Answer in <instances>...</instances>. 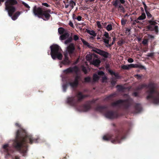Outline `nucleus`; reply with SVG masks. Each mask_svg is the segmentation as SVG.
Masks as SVG:
<instances>
[{"label": "nucleus", "instance_id": "obj_1", "mask_svg": "<svg viewBox=\"0 0 159 159\" xmlns=\"http://www.w3.org/2000/svg\"><path fill=\"white\" fill-rule=\"evenodd\" d=\"M37 142V140L33 139L31 136L27 134L25 130L21 128L17 132L13 146L23 156H25L27 150V143H32Z\"/></svg>", "mask_w": 159, "mask_h": 159}, {"label": "nucleus", "instance_id": "obj_2", "mask_svg": "<svg viewBox=\"0 0 159 159\" xmlns=\"http://www.w3.org/2000/svg\"><path fill=\"white\" fill-rule=\"evenodd\" d=\"M157 85L153 83H150V101L156 104H159V93L156 92Z\"/></svg>", "mask_w": 159, "mask_h": 159}, {"label": "nucleus", "instance_id": "obj_3", "mask_svg": "<svg viewBox=\"0 0 159 159\" xmlns=\"http://www.w3.org/2000/svg\"><path fill=\"white\" fill-rule=\"evenodd\" d=\"M51 55L52 58L55 60L56 58L61 60L62 56L61 53V49L60 47L57 44H53L50 46Z\"/></svg>", "mask_w": 159, "mask_h": 159}, {"label": "nucleus", "instance_id": "obj_4", "mask_svg": "<svg viewBox=\"0 0 159 159\" xmlns=\"http://www.w3.org/2000/svg\"><path fill=\"white\" fill-rule=\"evenodd\" d=\"M75 50V47L74 44L73 43H70L69 45L66 47L65 52L64 53V59L62 61V64L65 65H68L70 63V61L68 57L69 54L70 57L73 53Z\"/></svg>", "mask_w": 159, "mask_h": 159}, {"label": "nucleus", "instance_id": "obj_5", "mask_svg": "<svg viewBox=\"0 0 159 159\" xmlns=\"http://www.w3.org/2000/svg\"><path fill=\"white\" fill-rule=\"evenodd\" d=\"M33 12L35 16L42 18L44 20H48L51 16L50 15L45 11H43L41 8L37 7L36 6H35L33 8Z\"/></svg>", "mask_w": 159, "mask_h": 159}, {"label": "nucleus", "instance_id": "obj_6", "mask_svg": "<svg viewBox=\"0 0 159 159\" xmlns=\"http://www.w3.org/2000/svg\"><path fill=\"white\" fill-rule=\"evenodd\" d=\"M125 97L128 98L127 100H119L112 103L113 106H119L121 104H124L125 105V107L128 108L130 106L133 102V100L130 98L129 96L127 95H125Z\"/></svg>", "mask_w": 159, "mask_h": 159}, {"label": "nucleus", "instance_id": "obj_7", "mask_svg": "<svg viewBox=\"0 0 159 159\" xmlns=\"http://www.w3.org/2000/svg\"><path fill=\"white\" fill-rule=\"evenodd\" d=\"M125 2V0H114L112 3L115 7L117 8L119 10L123 11L124 8L121 3L124 4Z\"/></svg>", "mask_w": 159, "mask_h": 159}, {"label": "nucleus", "instance_id": "obj_8", "mask_svg": "<svg viewBox=\"0 0 159 159\" xmlns=\"http://www.w3.org/2000/svg\"><path fill=\"white\" fill-rule=\"evenodd\" d=\"M93 50L105 58H107L108 57V53L106 52L97 48H94Z\"/></svg>", "mask_w": 159, "mask_h": 159}, {"label": "nucleus", "instance_id": "obj_9", "mask_svg": "<svg viewBox=\"0 0 159 159\" xmlns=\"http://www.w3.org/2000/svg\"><path fill=\"white\" fill-rule=\"evenodd\" d=\"M150 30H154L156 34L158 32V30L157 26H155L154 25L156 23L154 21L151 20H150Z\"/></svg>", "mask_w": 159, "mask_h": 159}, {"label": "nucleus", "instance_id": "obj_10", "mask_svg": "<svg viewBox=\"0 0 159 159\" xmlns=\"http://www.w3.org/2000/svg\"><path fill=\"white\" fill-rule=\"evenodd\" d=\"M2 149L4 151L7 153L8 155L12 152L11 150V147L9 146L8 143L4 144L2 146Z\"/></svg>", "mask_w": 159, "mask_h": 159}, {"label": "nucleus", "instance_id": "obj_11", "mask_svg": "<svg viewBox=\"0 0 159 159\" xmlns=\"http://www.w3.org/2000/svg\"><path fill=\"white\" fill-rule=\"evenodd\" d=\"M79 79L80 77L77 76L75 77L74 81L70 83V85L72 88H75L77 86Z\"/></svg>", "mask_w": 159, "mask_h": 159}, {"label": "nucleus", "instance_id": "obj_12", "mask_svg": "<svg viewBox=\"0 0 159 159\" xmlns=\"http://www.w3.org/2000/svg\"><path fill=\"white\" fill-rule=\"evenodd\" d=\"M66 102L70 105L74 106L75 105V101L73 97H68L67 98Z\"/></svg>", "mask_w": 159, "mask_h": 159}, {"label": "nucleus", "instance_id": "obj_13", "mask_svg": "<svg viewBox=\"0 0 159 159\" xmlns=\"http://www.w3.org/2000/svg\"><path fill=\"white\" fill-rule=\"evenodd\" d=\"M105 116L108 119H113L115 117L114 113L112 112H107L105 115Z\"/></svg>", "mask_w": 159, "mask_h": 159}, {"label": "nucleus", "instance_id": "obj_14", "mask_svg": "<svg viewBox=\"0 0 159 159\" xmlns=\"http://www.w3.org/2000/svg\"><path fill=\"white\" fill-rule=\"evenodd\" d=\"M130 68H139L141 69H146L145 67L142 65L138 63L137 64H130Z\"/></svg>", "mask_w": 159, "mask_h": 159}, {"label": "nucleus", "instance_id": "obj_15", "mask_svg": "<svg viewBox=\"0 0 159 159\" xmlns=\"http://www.w3.org/2000/svg\"><path fill=\"white\" fill-rule=\"evenodd\" d=\"M82 107V109H79L78 111H81L86 112L88 111L90 108V106L89 105H84V107Z\"/></svg>", "mask_w": 159, "mask_h": 159}, {"label": "nucleus", "instance_id": "obj_16", "mask_svg": "<svg viewBox=\"0 0 159 159\" xmlns=\"http://www.w3.org/2000/svg\"><path fill=\"white\" fill-rule=\"evenodd\" d=\"M100 61L98 59H93L92 61H90V63L95 66H98L100 63Z\"/></svg>", "mask_w": 159, "mask_h": 159}, {"label": "nucleus", "instance_id": "obj_17", "mask_svg": "<svg viewBox=\"0 0 159 159\" xmlns=\"http://www.w3.org/2000/svg\"><path fill=\"white\" fill-rule=\"evenodd\" d=\"M69 36V34L68 33H66L60 36L59 39L62 40L67 39Z\"/></svg>", "mask_w": 159, "mask_h": 159}, {"label": "nucleus", "instance_id": "obj_18", "mask_svg": "<svg viewBox=\"0 0 159 159\" xmlns=\"http://www.w3.org/2000/svg\"><path fill=\"white\" fill-rule=\"evenodd\" d=\"M124 138H122L120 141H119V138L118 137H116L115 139H111V142L112 143L114 144H116L118 143H121V141Z\"/></svg>", "mask_w": 159, "mask_h": 159}, {"label": "nucleus", "instance_id": "obj_19", "mask_svg": "<svg viewBox=\"0 0 159 159\" xmlns=\"http://www.w3.org/2000/svg\"><path fill=\"white\" fill-rule=\"evenodd\" d=\"M146 15L145 13H143L142 15L140 16L138 19L135 20V22L137 23H139V20H143L146 18Z\"/></svg>", "mask_w": 159, "mask_h": 159}, {"label": "nucleus", "instance_id": "obj_20", "mask_svg": "<svg viewBox=\"0 0 159 159\" xmlns=\"http://www.w3.org/2000/svg\"><path fill=\"white\" fill-rule=\"evenodd\" d=\"M135 109L136 111L135 113H138L140 112L142 109L141 105L139 104H136L135 107Z\"/></svg>", "mask_w": 159, "mask_h": 159}, {"label": "nucleus", "instance_id": "obj_21", "mask_svg": "<svg viewBox=\"0 0 159 159\" xmlns=\"http://www.w3.org/2000/svg\"><path fill=\"white\" fill-rule=\"evenodd\" d=\"M81 40L83 43L84 45H85L90 48H92V46L89 43L85 41L82 38H81Z\"/></svg>", "mask_w": 159, "mask_h": 159}, {"label": "nucleus", "instance_id": "obj_22", "mask_svg": "<svg viewBox=\"0 0 159 159\" xmlns=\"http://www.w3.org/2000/svg\"><path fill=\"white\" fill-rule=\"evenodd\" d=\"M63 72L66 74H69L72 72V69L71 67H69L66 69L64 70Z\"/></svg>", "mask_w": 159, "mask_h": 159}, {"label": "nucleus", "instance_id": "obj_23", "mask_svg": "<svg viewBox=\"0 0 159 159\" xmlns=\"http://www.w3.org/2000/svg\"><path fill=\"white\" fill-rule=\"evenodd\" d=\"M148 87H149L148 85H147L146 84H142L141 85L139 86L138 87L137 89L138 90H139V89H141L144 88H148Z\"/></svg>", "mask_w": 159, "mask_h": 159}, {"label": "nucleus", "instance_id": "obj_24", "mask_svg": "<svg viewBox=\"0 0 159 159\" xmlns=\"http://www.w3.org/2000/svg\"><path fill=\"white\" fill-rule=\"evenodd\" d=\"M121 68L124 70H129L130 69V64L124 65L121 66Z\"/></svg>", "mask_w": 159, "mask_h": 159}, {"label": "nucleus", "instance_id": "obj_25", "mask_svg": "<svg viewBox=\"0 0 159 159\" xmlns=\"http://www.w3.org/2000/svg\"><path fill=\"white\" fill-rule=\"evenodd\" d=\"M111 139V136L109 135L104 136L103 137V139L105 140H108Z\"/></svg>", "mask_w": 159, "mask_h": 159}, {"label": "nucleus", "instance_id": "obj_26", "mask_svg": "<svg viewBox=\"0 0 159 159\" xmlns=\"http://www.w3.org/2000/svg\"><path fill=\"white\" fill-rule=\"evenodd\" d=\"M92 58V55L90 54H88L86 56V59L90 61V62L91 61H92L91 59Z\"/></svg>", "mask_w": 159, "mask_h": 159}, {"label": "nucleus", "instance_id": "obj_27", "mask_svg": "<svg viewBox=\"0 0 159 159\" xmlns=\"http://www.w3.org/2000/svg\"><path fill=\"white\" fill-rule=\"evenodd\" d=\"M93 80L94 81H98L99 78V76L96 74H94L93 75Z\"/></svg>", "mask_w": 159, "mask_h": 159}, {"label": "nucleus", "instance_id": "obj_28", "mask_svg": "<svg viewBox=\"0 0 159 159\" xmlns=\"http://www.w3.org/2000/svg\"><path fill=\"white\" fill-rule=\"evenodd\" d=\"M76 96L78 98L79 100L82 99L84 97V96L80 92H78Z\"/></svg>", "mask_w": 159, "mask_h": 159}, {"label": "nucleus", "instance_id": "obj_29", "mask_svg": "<svg viewBox=\"0 0 159 159\" xmlns=\"http://www.w3.org/2000/svg\"><path fill=\"white\" fill-rule=\"evenodd\" d=\"M72 39L71 37H68L67 39L65 41L64 43L66 44H67L70 43L72 41Z\"/></svg>", "mask_w": 159, "mask_h": 159}, {"label": "nucleus", "instance_id": "obj_30", "mask_svg": "<svg viewBox=\"0 0 159 159\" xmlns=\"http://www.w3.org/2000/svg\"><path fill=\"white\" fill-rule=\"evenodd\" d=\"M70 4L72 8H73L74 6H75L76 3L73 0H70Z\"/></svg>", "mask_w": 159, "mask_h": 159}, {"label": "nucleus", "instance_id": "obj_31", "mask_svg": "<svg viewBox=\"0 0 159 159\" xmlns=\"http://www.w3.org/2000/svg\"><path fill=\"white\" fill-rule=\"evenodd\" d=\"M106 28L108 31H110L112 29L111 24H109L108 25Z\"/></svg>", "mask_w": 159, "mask_h": 159}, {"label": "nucleus", "instance_id": "obj_32", "mask_svg": "<svg viewBox=\"0 0 159 159\" xmlns=\"http://www.w3.org/2000/svg\"><path fill=\"white\" fill-rule=\"evenodd\" d=\"M72 72H74L75 73H77L79 71V69L78 67L76 66H75L73 67H72Z\"/></svg>", "mask_w": 159, "mask_h": 159}, {"label": "nucleus", "instance_id": "obj_33", "mask_svg": "<svg viewBox=\"0 0 159 159\" xmlns=\"http://www.w3.org/2000/svg\"><path fill=\"white\" fill-rule=\"evenodd\" d=\"M64 30V29L61 27L59 28L58 29V32L60 34H63Z\"/></svg>", "mask_w": 159, "mask_h": 159}, {"label": "nucleus", "instance_id": "obj_34", "mask_svg": "<svg viewBox=\"0 0 159 159\" xmlns=\"http://www.w3.org/2000/svg\"><path fill=\"white\" fill-rule=\"evenodd\" d=\"M88 32L90 34L94 36H96V33L93 30L89 31Z\"/></svg>", "mask_w": 159, "mask_h": 159}, {"label": "nucleus", "instance_id": "obj_35", "mask_svg": "<svg viewBox=\"0 0 159 159\" xmlns=\"http://www.w3.org/2000/svg\"><path fill=\"white\" fill-rule=\"evenodd\" d=\"M117 90L120 91H123V90L124 88L122 86L117 85L116 86Z\"/></svg>", "mask_w": 159, "mask_h": 159}, {"label": "nucleus", "instance_id": "obj_36", "mask_svg": "<svg viewBox=\"0 0 159 159\" xmlns=\"http://www.w3.org/2000/svg\"><path fill=\"white\" fill-rule=\"evenodd\" d=\"M91 78L89 77H87L84 79V81L86 82H89L91 81Z\"/></svg>", "mask_w": 159, "mask_h": 159}, {"label": "nucleus", "instance_id": "obj_37", "mask_svg": "<svg viewBox=\"0 0 159 159\" xmlns=\"http://www.w3.org/2000/svg\"><path fill=\"white\" fill-rule=\"evenodd\" d=\"M82 70L83 72L85 73L86 74L87 73V69L86 67H84L83 66H81Z\"/></svg>", "mask_w": 159, "mask_h": 159}, {"label": "nucleus", "instance_id": "obj_38", "mask_svg": "<svg viewBox=\"0 0 159 159\" xmlns=\"http://www.w3.org/2000/svg\"><path fill=\"white\" fill-rule=\"evenodd\" d=\"M103 110V108L101 107H98L96 108V110L97 111L101 112Z\"/></svg>", "mask_w": 159, "mask_h": 159}, {"label": "nucleus", "instance_id": "obj_39", "mask_svg": "<svg viewBox=\"0 0 159 159\" xmlns=\"http://www.w3.org/2000/svg\"><path fill=\"white\" fill-rule=\"evenodd\" d=\"M22 3L24 5L25 7L26 8H28L29 10L30 8V7L29 6V5L26 3L25 2L22 1Z\"/></svg>", "mask_w": 159, "mask_h": 159}, {"label": "nucleus", "instance_id": "obj_40", "mask_svg": "<svg viewBox=\"0 0 159 159\" xmlns=\"http://www.w3.org/2000/svg\"><path fill=\"white\" fill-rule=\"evenodd\" d=\"M67 85L66 84H63L62 86V90L63 92H66V88H67Z\"/></svg>", "mask_w": 159, "mask_h": 159}, {"label": "nucleus", "instance_id": "obj_41", "mask_svg": "<svg viewBox=\"0 0 159 159\" xmlns=\"http://www.w3.org/2000/svg\"><path fill=\"white\" fill-rule=\"evenodd\" d=\"M143 5L144 6V8L145 9V11L147 14V16L148 17L149 16V13L147 11V10H146L147 6H146V5H145V3H143Z\"/></svg>", "mask_w": 159, "mask_h": 159}, {"label": "nucleus", "instance_id": "obj_42", "mask_svg": "<svg viewBox=\"0 0 159 159\" xmlns=\"http://www.w3.org/2000/svg\"><path fill=\"white\" fill-rule=\"evenodd\" d=\"M96 23H97V25L98 26V27L99 28H101L102 26H101V23H100V22L99 21H97L96 22Z\"/></svg>", "mask_w": 159, "mask_h": 159}, {"label": "nucleus", "instance_id": "obj_43", "mask_svg": "<svg viewBox=\"0 0 159 159\" xmlns=\"http://www.w3.org/2000/svg\"><path fill=\"white\" fill-rule=\"evenodd\" d=\"M104 36L107 39H109V34L107 32H105L104 34Z\"/></svg>", "mask_w": 159, "mask_h": 159}, {"label": "nucleus", "instance_id": "obj_44", "mask_svg": "<svg viewBox=\"0 0 159 159\" xmlns=\"http://www.w3.org/2000/svg\"><path fill=\"white\" fill-rule=\"evenodd\" d=\"M79 39V38L78 35H75L74 36L73 39L74 40L76 41V40H78Z\"/></svg>", "mask_w": 159, "mask_h": 159}, {"label": "nucleus", "instance_id": "obj_45", "mask_svg": "<svg viewBox=\"0 0 159 159\" xmlns=\"http://www.w3.org/2000/svg\"><path fill=\"white\" fill-rule=\"evenodd\" d=\"M98 75H103L104 74V73L102 71H98Z\"/></svg>", "mask_w": 159, "mask_h": 159}, {"label": "nucleus", "instance_id": "obj_46", "mask_svg": "<svg viewBox=\"0 0 159 159\" xmlns=\"http://www.w3.org/2000/svg\"><path fill=\"white\" fill-rule=\"evenodd\" d=\"M109 39H104L103 42L106 44H108Z\"/></svg>", "mask_w": 159, "mask_h": 159}, {"label": "nucleus", "instance_id": "obj_47", "mask_svg": "<svg viewBox=\"0 0 159 159\" xmlns=\"http://www.w3.org/2000/svg\"><path fill=\"white\" fill-rule=\"evenodd\" d=\"M134 76L136 77L137 79L139 80L141 78V76L137 74L136 75H135Z\"/></svg>", "mask_w": 159, "mask_h": 159}, {"label": "nucleus", "instance_id": "obj_48", "mask_svg": "<svg viewBox=\"0 0 159 159\" xmlns=\"http://www.w3.org/2000/svg\"><path fill=\"white\" fill-rule=\"evenodd\" d=\"M46 12L48 14H49V15H50V14H52V13L51 12V10L50 9H48L47 10H46L45 11H44Z\"/></svg>", "mask_w": 159, "mask_h": 159}, {"label": "nucleus", "instance_id": "obj_49", "mask_svg": "<svg viewBox=\"0 0 159 159\" xmlns=\"http://www.w3.org/2000/svg\"><path fill=\"white\" fill-rule=\"evenodd\" d=\"M128 61L129 62L131 63L134 61V60L131 58H129L128 59Z\"/></svg>", "mask_w": 159, "mask_h": 159}, {"label": "nucleus", "instance_id": "obj_50", "mask_svg": "<svg viewBox=\"0 0 159 159\" xmlns=\"http://www.w3.org/2000/svg\"><path fill=\"white\" fill-rule=\"evenodd\" d=\"M82 17L80 16H78L76 18H75V19H76L78 20V21H80L81 20Z\"/></svg>", "mask_w": 159, "mask_h": 159}, {"label": "nucleus", "instance_id": "obj_51", "mask_svg": "<svg viewBox=\"0 0 159 159\" xmlns=\"http://www.w3.org/2000/svg\"><path fill=\"white\" fill-rule=\"evenodd\" d=\"M109 73H110V74L111 75H114V73H115V72H113V71H112L111 70H109Z\"/></svg>", "mask_w": 159, "mask_h": 159}, {"label": "nucleus", "instance_id": "obj_52", "mask_svg": "<svg viewBox=\"0 0 159 159\" xmlns=\"http://www.w3.org/2000/svg\"><path fill=\"white\" fill-rule=\"evenodd\" d=\"M42 5L47 7H48L49 6L48 4L47 3H42Z\"/></svg>", "mask_w": 159, "mask_h": 159}, {"label": "nucleus", "instance_id": "obj_53", "mask_svg": "<svg viewBox=\"0 0 159 159\" xmlns=\"http://www.w3.org/2000/svg\"><path fill=\"white\" fill-rule=\"evenodd\" d=\"M147 43H148V41L146 39L144 40L143 41V42H142L143 43L144 45L146 44Z\"/></svg>", "mask_w": 159, "mask_h": 159}, {"label": "nucleus", "instance_id": "obj_54", "mask_svg": "<svg viewBox=\"0 0 159 159\" xmlns=\"http://www.w3.org/2000/svg\"><path fill=\"white\" fill-rule=\"evenodd\" d=\"M114 75L115 76L116 78H119V76L118 75V74L117 73H114Z\"/></svg>", "mask_w": 159, "mask_h": 159}, {"label": "nucleus", "instance_id": "obj_55", "mask_svg": "<svg viewBox=\"0 0 159 159\" xmlns=\"http://www.w3.org/2000/svg\"><path fill=\"white\" fill-rule=\"evenodd\" d=\"M121 24L122 25L125 24V20H121Z\"/></svg>", "mask_w": 159, "mask_h": 159}, {"label": "nucleus", "instance_id": "obj_56", "mask_svg": "<svg viewBox=\"0 0 159 159\" xmlns=\"http://www.w3.org/2000/svg\"><path fill=\"white\" fill-rule=\"evenodd\" d=\"M133 95L135 97H136L138 95V93L137 92H135L134 93Z\"/></svg>", "mask_w": 159, "mask_h": 159}, {"label": "nucleus", "instance_id": "obj_57", "mask_svg": "<svg viewBox=\"0 0 159 159\" xmlns=\"http://www.w3.org/2000/svg\"><path fill=\"white\" fill-rule=\"evenodd\" d=\"M69 25H70L71 27H73V24L71 22H69Z\"/></svg>", "mask_w": 159, "mask_h": 159}, {"label": "nucleus", "instance_id": "obj_58", "mask_svg": "<svg viewBox=\"0 0 159 159\" xmlns=\"http://www.w3.org/2000/svg\"><path fill=\"white\" fill-rule=\"evenodd\" d=\"M115 82L112 80L111 82V84L112 85H115Z\"/></svg>", "mask_w": 159, "mask_h": 159}, {"label": "nucleus", "instance_id": "obj_59", "mask_svg": "<svg viewBox=\"0 0 159 159\" xmlns=\"http://www.w3.org/2000/svg\"><path fill=\"white\" fill-rule=\"evenodd\" d=\"M107 79V78L106 77H102L103 81L104 82L105 80Z\"/></svg>", "mask_w": 159, "mask_h": 159}, {"label": "nucleus", "instance_id": "obj_60", "mask_svg": "<svg viewBox=\"0 0 159 159\" xmlns=\"http://www.w3.org/2000/svg\"><path fill=\"white\" fill-rule=\"evenodd\" d=\"M62 64H63L62 63V62H61V63H60V64L59 65L60 67V68H61V67H62Z\"/></svg>", "mask_w": 159, "mask_h": 159}, {"label": "nucleus", "instance_id": "obj_61", "mask_svg": "<svg viewBox=\"0 0 159 159\" xmlns=\"http://www.w3.org/2000/svg\"><path fill=\"white\" fill-rule=\"evenodd\" d=\"M149 37H150V38L153 39L154 38V37L153 36H152L151 35H150Z\"/></svg>", "mask_w": 159, "mask_h": 159}, {"label": "nucleus", "instance_id": "obj_62", "mask_svg": "<svg viewBox=\"0 0 159 159\" xmlns=\"http://www.w3.org/2000/svg\"><path fill=\"white\" fill-rule=\"evenodd\" d=\"M15 125L16 126H18L19 127H20V125H19L18 124L16 123L15 124Z\"/></svg>", "mask_w": 159, "mask_h": 159}, {"label": "nucleus", "instance_id": "obj_63", "mask_svg": "<svg viewBox=\"0 0 159 159\" xmlns=\"http://www.w3.org/2000/svg\"><path fill=\"white\" fill-rule=\"evenodd\" d=\"M118 43L119 44H120L121 45L123 43L121 41H119L118 42Z\"/></svg>", "mask_w": 159, "mask_h": 159}, {"label": "nucleus", "instance_id": "obj_64", "mask_svg": "<svg viewBox=\"0 0 159 159\" xmlns=\"http://www.w3.org/2000/svg\"><path fill=\"white\" fill-rule=\"evenodd\" d=\"M15 159H19V158L18 157H15Z\"/></svg>", "mask_w": 159, "mask_h": 159}]
</instances>
